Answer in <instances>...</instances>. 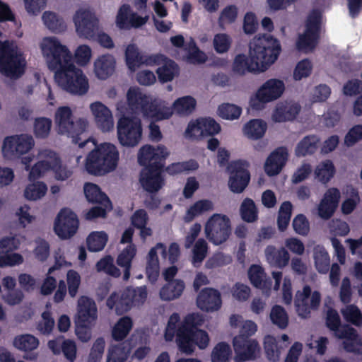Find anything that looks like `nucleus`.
Instances as JSON below:
<instances>
[{"label": "nucleus", "instance_id": "a211bd4d", "mask_svg": "<svg viewBox=\"0 0 362 362\" xmlns=\"http://www.w3.org/2000/svg\"><path fill=\"white\" fill-rule=\"evenodd\" d=\"M33 146L34 140L31 136L28 134L11 136L5 138L3 151L11 154L23 155L28 153Z\"/></svg>", "mask_w": 362, "mask_h": 362}, {"label": "nucleus", "instance_id": "4d7b16f0", "mask_svg": "<svg viewBox=\"0 0 362 362\" xmlns=\"http://www.w3.org/2000/svg\"><path fill=\"white\" fill-rule=\"evenodd\" d=\"M47 191V187L43 182H36L28 185L24 196L28 200H37L44 197Z\"/></svg>", "mask_w": 362, "mask_h": 362}, {"label": "nucleus", "instance_id": "f03ea898", "mask_svg": "<svg viewBox=\"0 0 362 362\" xmlns=\"http://www.w3.org/2000/svg\"><path fill=\"white\" fill-rule=\"evenodd\" d=\"M168 154L167 148L163 145L156 148L146 145L140 148L138 162L144 168L141 172L139 180L146 192L156 193L164 186L165 180L162 173Z\"/></svg>", "mask_w": 362, "mask_h": 362}, {"label": "nucleus", "instance_id": "4468645a", "mask_svg": "<svg viewBox=\"0 0 362 362\" xmlns=\"http://www.w3.org/2000/svg\"><path fill=\"white\" fill-rule=\"evenodd\" d=\"M79 221L76 214L71 209H62L54 222V232L62 239L72 237L77 231Z\"/></svg>", "mask_w": 362, "mask_h": 362}, {"label": "nucleus", "instance_id": "338daca9", "mask_svg": "<svg viewBox=\"0 0 362 362\" xmlns=\"http://www.w3.org/2000/svg\"><path fill=\"white\" fill-rule=\"evenodd\" d=\"M105 346L104 338H97L91 347L88 362H100L104 353Z\"/></svg>", "mask_w": 362, "mask_h": 362}, {"label": "nucleus", "instance_id": "864d4df0", "mask_svg": "<svg viewBox=\"0 0 362 362\" xmlns=\"http://www.w3.org/2000/svg\"><path fill=\"white\" fill-rule=\"evenodd\" d=\"M129 354V349L124 344L113 345L108 350L106 362H125Z\"/></svg>", "mask_w": 362, "mask_h": 362}, {"label": "nucleus", "instance_id": "c03bdc74", "mask_svg": "<svg viewBox=\"0 0 362 362\" xmlns=\"http://www.w3.org/2000/svg\"><path fill=\"white\" fill-rule=\"evenodd\" d=\"M242 219L247 223H253L258 219V210L255 202L250 198H245L240 207Z\"/></svg>", "mask_w": 362, "mask_h": 362}, {"label": "nucleus", "instance_id": "6ab92c4d", "mask_svg": "<svg viewBox=\"0 0 362 362\" xmlns=\"http://www.w3.org/2000/svg\"><path fill=\"white\" fill-rule=\"evenodd\" d=\"M197 305L203 311L218 310L222 305L220 292L213 288H203L197 296Z\"/></svg>", "mask_w": 362, "mask_h": 362}, {"label": "nucleus", "instance_id": "79ce46f5", "mask_svg": "<svg viewBox=\"0 0 362 362\" xmlns=\"http://www.w3.org/2000/svg\"><path fill=\"white\" fill-rule=\"evenodd\" d=\"M132 326L133 322L130 317H121L112 329V338L117 341L123 340L129 334Z\"/></svg>", "mask_w": 362, "mask_h": 362}, {"label": "nucleus", "instance_id": "aec40b11", "mask_svg": "<svg viewBox=\"0 0 362 362\" xmlns=\"http://www.w3.org/2000/svg\"><path fill=\"white\" fill-rule=\"evenodd\" d=\"M305 25H307L306 29L303 34L299 35L296 47L298 51L307 53L315 48L318 42L320 25L322 24Z\"/></svg>", "mask_w": 362, "mask_h": 362}, {"label": "nucleus", "instance_id": "7c9ffc66", "mask_svg": "<svg viewBox=\"0 0 362 362\" xmlns=\"http://www.w3.org/2000/svg\"><path fill=\"white\" fill-rule=\"evenodd\" d=\"M160 62H163V65L156 70L159 81L163 83L173 81L179 74L178 65L173 60L168 59L163 55L158 64Z\"/></svg>", "mask_w": 362, "mask_h": 362}, {"label": "nucleus", "instance_id": "412c9836", "mask_svg": "<svg viewBox=\"0 0 362 362\" xmlns=\"http://www.w3.org/2000/svg\"><path fill=\"white\" fill-rule=\"evenodd\" d=\"M98 318L95 302L90 298L82 296L78 301L77 323L95 324Z\"/></svg>", "mask_w": 362, "mask_h": 362}, {"label": "nucleus", "instance_id": "ea45409f", "mask_svg": "<svg viewBox=\"0 0 362 362\" xmlns=\"http://www.w3.org/2000/svg\"><path fill=\"white\" fill-rule=\"evenodd\" d=\"M267 130V124L264 121L254 119L249 121L244 127V132L247 136L252 139L262 138Z\"/></svg>", "mask_w": 362, "mask_h": 362}, {"label": "nucleus", "instance_id": "a18cd8bd", "mask_svg": "<svg viewBox=\"0 0 362 362\" xmlns=\"http://www.w3.org/2000/svg\"><path fill=\"white\" fill-rule=\"evenodd\" d=\"M335 167L330 160L320 163L315 168V176L322 183H327L334 175Z\"/></svg>", "mask_w": 362, "mask_h": 362}, {"label": "nucleus", "instance_id": "6e6552de", "mask_svg": "<svg viewBox=\"0 0 362 362\" xmlns=\"http://www.w3.org/2000/svg\"><path fill=\"white\" fill-rule=\"evenodd\" d=\"M147 298L145 286L132 288L127 287L121 293L113 292L107 299L106 305L115 309L118 315L128 312L134 305L144 303Z\"/></svg>", "mask_w": 362, "mask_h": 362}, {"label": "nucleus", "instance_id": "0e129e2a", "mask_svg": "<svg viewBox=\"0 0 362 362\" xmlns=\"http://www.w3.org/2000/svg\"><path fill=\"white\" fill-rule=\"evenodd\" d=\"M327 327L333 331L337 337L343 328H341V319L338 312L334 308H329L325 319Z\"/></svg>", "mask_w": 362, "mask_h": 362}, {"label": "nucleus", "instance_id": "423d86ee", "mask_svg": "<svg viewBox=\"0 0 362 362\" xmlns=\"http://www.w3.org/2000/svg\"><path fill=\"white\" fill-rule=\"evenodd\" d=\"M73 113L68 106H62L57 108L54 115L58 132L61 134H66L72 139V142L78 144L80 148L85 146L90 139L84 137L88 122L85 119H78L73 121Z\"/></svg>", "mask_w": 362, "mask_h": 362}, {"label": "nucleus", "instance_id": "49530a36", "mask_svg": "<svg viewBox=\"0 0 362 362\" xmlns=\"http://www.w3.org/2000/svg\"><path fill=\"white\" fill-rule=\"evenodd\" d=\"M213 209L214 204L209 199L199 200L187 209L186 220L187 221H192L196 216Z\"/></svg>", "mask_w": 362, "mask_h": 362}, {"label": "nucleus", "instance_id": "8fccbe9b", "mask_svg": "<svg viewBox=\"0 0 362 362\" xmlns=\"http://www.w3.org/2000/svg\"><path fill=\"white\" fill-rule=\"evenodd\" d=\"M232 356L230 346L224 341L218 343L212 350V362H228Z\"/></svg>", "mask_w": 362, "mask_h": 362}, {"label": "nucleus", "instance_id": "de8ad7c7", "mask_svg": "<svg viewBox=\"0 0 362 362\" xmlns=\"http://www.w3.org/2000/svg\"><path fill=\"white\" fill-rule=\"evenodd\" d=\"M349 197L346 199L341 204V210L342 214L349 215L351 214L360 202V196L356 188L348 186L346 189Z\"/></svg>", "mask_w": 362, "mask_h": 362}, {"label": "nucleus", "instance_id": "a878e982", "mask_svg": "<svg viewBox=\"0 0 362 362\" xmlns=\"http://www.w3.org/2000/svg\"><path fill=\"white\" fill-rule=\"evenodd\" d=\"M232 69L235 74L240 76H243L247 72L261 71L257 62H255L250 54L248 57L244 54H239L235 57Z\"/></svg>", "mask_w": 362, "mask_h": 362}, {"label": "nucleus", "instance_id": "bb28decb", "mask_svg": "<svg viewBox=\"0 0 362 362\" xmlns=\"http://www.w3.org/2000/svg\"><path fill=\"white\" fill-rule=\"evenodd\" d=\"M158 248H162L165 250V246L163 243H157L156 247L150 250L147 256L146 274L151 283L156 282L159 276L160 264L157 255Z\"/></svg>", "mask_w": 362, "mask_h": 362}, {"label": "nucleus", "instance_id": "f3484780", "mask_svg": "<svg viewBox=\"0 0 362 362\" xmlns=\"http://www.w3.org/2000/svg\"><path fill=\"white\" fill-rule=\"evenodd\" d=\"M163 54H156L153 56H144L139 52L134 44L129 45L125 50V60L129 69L134 71L136 68L142 64L155 65L159 63L162 59Z\"/></svg>", "mask_w": 362, "mask_h": 362}, {"label": "nucleus", "instance_id": "b1692460", "mask_svg": "<svg viewBox=\"0 0 362 362\" xmlns=\"http://www.w3.org/2000/svg\"><path fill=\"white\" fill-rule=\"evenodd\" d=\"M95 122L103 132H109L113 128V118L110 109L101 102L93 103L90 106Z\"/></svg>", "mask_w": 362, "mask_h": 362}, {"label": "nucleus", "instance_id": "c85d7f7f", "mask_svg": "<svg viewBox=\"0 0 362 362\" xmlns=\"http://www.w3.org/2000/svg\"><path fill=\"white\" fill-rule=\"evenodd\" d=\"M173 113V110L168 107L165 101L160 99H154L151 101L146 116L155 121L169 119Z\"/></svg>", "mask_w": 362, "mask_h": 362}, {"label": "nucleus", "instance_id": "3c124183", "mask_svg": "<svg viewBox=\"0 0 362 362\" xmlns=\"http://www.w3.org/2000/svg\"><path fill=\"white\" fill-rule=\"evenodd\" d=\"M62 264L56 260L54 264L48 269L47 277L44 279L40 288V292L44 296L51 294L57 287V280L54 277L50 276L55 270L59 269Z\"/></svg>", "mask_w": 362, "mask_h": 362}, {"label": "nucleus", "instance_id": "4be33fe9", "mask_svg": "<svg viewBox=\"0 0 362 362\" xmlns=\"http://www.w3.org/2000/svg\"><path fill=\"white\" fill-rule=\"evenodd\" d=\"M337 337L344 339L342 345L346 352L362 354V339L354 328L344 326Z\"/></svg>", "mask_w": 362, "mask_h": 362}, {"label": "nucleus", "instance_id": "603ef678", "mask_svg": "<svg viewBox=\"0 0 362 362\" xmlns=\"http://www.w3.org/2000/svg\"><path fill=\"white\" fill-rule=\"evenodd\" d=\"M272 322L280 329H285L288 325V316L285 309L279 305L272 307L270 313Z\"/></svg>", "mask_w": 362, "mask_h": 362}, {"label": "nucleus", "instance_id": "ddd939ff", "mask_svg": "<svg viewBox=\"0 0 362 362\" xmlns=\"http://www.w3.org/2000/svg\"><path fill=\"white\" fill-rule=\"evenodd\" d=\"M321 302L319 291L312 293L311 288L306 285L303 291H298L295 296L294 305L298 315L303 318L308 317L311 310H317Z\"/></svg>", "mask_w": 362, "mask_h": 362}, {"label": "nucleus", "instance_id": "2f4dec72", "mask_svg": "<svg viewBox=\"0 0 362 362\" xmlns=\"http://www.w3.org/2000/svg\"><path fill=\"white\" fill-rule=\"evenodd\" d=\"M300 110V106L297 103L279 105L276 106L273 113V119L277 122L292 121L298 115Z\"/></svg>", "mask_w": 362, "mask_h": 362}, {"label": "nucleus", "instance_id": "774afa93", "mask_svg": "<svg viewBox=\"0 0 362 362\" xmlns=\"http://www.w3.org/2000/svg\"><path fill=\"white\" fill-rule=\"evenodd\" d=\"M342 314L346 320L354 325L359 326L362 323V313L359 308L354 305H351L342 311Z\"/></svg>", "mask_w": 362, "mask_h": 362}, {"label": "nucleus", "instance_id": "e433bc0d", "mask_svg": "<svg viewBox=\"0 0 362 362\" xmlns=\"http://www.w3.org/2000/svg\"><path fill=\"white\" fill-rule=\"evenodd\" d=\"M320 139L316 135L305 136L296 148V154L297 156H305L313 154L317 149Z\"/></svg>", "mask_w": 362, "mask_h": 362}, {"label": "nucleus", "instance_id": "e2e57ef3", "mask_svg": "<svg viewBox=\"0 0 362 362\" xmlns=\"http://www.w3.org/2000/svg\"><path fill=\"white\" fill-rule=\"evenodd\" d=\"M100 24H75L77 35L84 39L95 40L100 30Z\"/></svg>", "mask_w": 362, "mask_h": 362}, {"label": "nucleus", "instance_id": "f257e3e1", "mask_svg": "<svg viewBox=\"0 0 362 362\" xmlns=\"http://www.w3.org/2000/svg\"><path fill=\"white\" fill-rule=\"evenodd\" d=\"M49 70L54 72V79L64 91L74 95H83L89 89L88 80L81 69L72 62V54L66 46L54 37H46L42 45Z\"/></svg>", "mask_w": 362, "mask_h": 362}, {"label": "nucleus", "instance_id": "5701e85b", "mask_svg": "<svg viewBox=\"0 0 362 362\" xmlns=\"http://www.w3.org/2000/svg\"><path fill=\"white\" fill-rule=\"evenodd\" d=\"M288 159V151L285 147H279L272 151L264 164L265 173L269 176L278 175Z\"/></svg>", "mask_w": 362, "mask_h": 362}, {"label": "nucleus", "instance_id": "9d476101", "mask_svg": "<svg viewBox=\"0 0 362 362\" xmlns=\"http://www.w3.org/2000/svg\"><path fill=\"white\" fill-rule=\"evenodd\" d=\"M230 233V221L226 215L215 214L210 217L205 226L206 238L216 245L226 242Z\"/></svg>", "mask_w": 362, "mask_h": 362}, {"label": "nucleus", "instance_id": "393cba45", "mask_svg": "<svg viewBox=\"0 0 362 362\" xmlns=\"http://www.w3.org/2000/svg\"><path fill=\"white\" fill-rule=\"evenodd\" d=\"M127 100L131 110L136 112H142L144 115H146L151 101L149 97L143 93L139 88L134 87L128 90Z\"/></svg>", "mask_w": 362, "mask_h": 362}, {"label": "nucleus", "instance_id": "4c0bfd02", "mask_svg": "<svg viewBox=\"0 0 362 362\" xmlns=\"http://www.w3.org/2000/svg\"><path fill=\"white\" fill-rule=\"evenodd\" d=\"M148 17H141L132 11L129 4H123L119 8L115 23H146Z\"/></svg>", "mask_w": 362, "mask_h": 362}, {"label": "nucleus", "instance_id": "c756f323", "mask_svg": "<svg viewBox=\"0 0 362 362\" xmlns=\"http://www.w3.org/2000/svg\"><path fill=\"white\" fill-rule=\"evenodd\" d=\"M84 194L88 202L100 204L105 207L111 202L105 193L101 191L98 185L91 182H86L83 187Z\"/></svg>", "mask_w": 362, "mask_h": 362}, {"label": "nucleus", "instance_id": "0eeeda50", "mask_svg": "<svg viewBox=\"0 0 362 362\" xmlns=\"http://www.w3.org/2000/svg\"><path fill=\"white\" fill-rule=\"evenodd\" d=\"M25 60L18 47L12 42L0 41V73L11 79L24 74Z\"/></svg>", "mask_w": 362, "mask_h": 362}, {"label": "nucleus", "instance_id": "20e7f679", "mask_svg": "<svg viewBox=\"0 0 362 362\" xmlns=\"http://www.w3.org/2000/svg\"><path fill=\"white\" fill-rule=\"evenodd\" d=\"M119 153L117 147L110 143H103L92 150L86 159V171L93 175H104L117 166Z\"/></svg>", "mask_w": 362, "mask_h": 362}, {"label": "nucleus", "instance_id": "680f3d73", "mask_svg": "<svg viewBox=\"0 0 362 362\" xmlns=\"http://www.w3.org/2000/svg\"><path fill=\"white\" fill-rule=\"evenodd\" d=\"M218 112L221 118L233 120L240 116L242 109L234 104L223 103L218 106Z\"/></svg>", "mask_w": 362, "mask_h": 362}, {"label": "nucleus", "instance_id": "7ed1b4c3", "mask_svg": "<svg viewBox=\"0 0 362 362\" xmlns=\"http://www.w3.org/2000/svg\"><path fill=\"white\" fill-rule=\"evenodd\" d=\"M204 321L203 316L199 313H192L185 317L177 333V346L182 353L192 354L196 346L200 349L207 347L209 334L206 331L198 329Z\"/></svg>", "mask_w": 362, "mask_h": 362}, {"label": "nucleus", "instance_id": "f704fd0d", "mask_svg": "<svg viewBox=\"0 0 362 362\" xmlns=\"http://www.w3.org/2000/svg\"><path fill=\"white\" fill-rule=\"evenodd\" d=\"M136 253V249L134 245H129L124 248L117 258V264L124 268L123 279L127 281L130 277L132 262Z\"/></svg>", "mask_w": 362, "mask_h": 362}, {"label": "nucleus", "instance_id": "09e8293b", "mask_svg": "<svg viewBox=\"0 0 362 362\" xmlns=\"http://www.w3.org/2000/svg\"><path fill=\"white\" fill-rule=\"evenodd\" d=\"M13 345L19 350L33 351L37 348L39 340L33 335L26 334L16 337L13 339Z\"/></svg>", "mask_w": 362, "mask_h": 362}, {"label": "nucleus", "instance_id": "a19ab883", "mask_svg": "<svg viewBox=\"0 0 362 362\" xmlns=\"http://www.w3.org/2000/svg\"><path fill=\"white\" fill-rule=\"evenodd\" d=\"M313 257L317 272L320 274H327L330 266V259L327 250L323 247H315Z\"/></svg>", "mask_w": 362, "mask_h": 362}, {"label": "nucleus", "instance_id": "58836bf2", "mask_svg": "<svg viewBox=\"0 0 362 362\" xmlns=\"http://www.w3.org/2000/svg\"><path fill=\"white\" fill-rule=\"evenodd\" d=\"M187 54L185 59L193 64H203L206 61V55L197 46L194 40H191L185 47Z\"/></svg>", "mask_w": 362, "mask_h": 362}, {"label": "nucleus", "instance_id": "473e14b6", "mask_svg": "<svg viewBox=\"0 0 362 362\" xmlns=\"http://www.w3.org/2000/svg\"><path fill=\"white\" fill-rule=\"evenodd\" d=\"M248 278L252 285L257 288H269L272 281L266 279L264 269L258 264H252L248 269Z\"/></svg>", "mask_w": 362, "mask_h": 362}, {"label": "nucleus", "instance_id": "cd10ccee", "mask_svg": "<svg viewBox=\"0 0 362 362\" xmlns=\"http://www.w3.org/2000/svg\"><path fill=\"white\" fill-rule=\"evenodd\" d=\"M115 67V58L110 54L99 57L94 63V71L98 78L107 79L110 76Z\"/></svg>", "mask_w": 362, "mask_h": 362}, {"label": "nucleus", "instance_id": "f8f14e48", "mask_svg": "<svg viewBox=\"0 0 362 362\" xmlns=\"http://www.w3.org/2000/svg\"><path fill=\"white\" fill-rule=\"evenodd\" d=\"M285 86L282 81L276 78L267 80L257 91L255 99L250 103L253 109L260 110L267 103L278 99L284 93Z\"/></svg>", "mask_w": 362, "mask_h": 362}, {"label": "nucleus", "instance_id": "72a5a7b5", "mask_svg": "<svg viewBox=\"0 0 362 362\" xmlns=\"http://www.w3.org/2000/svg\"><path fill=\"white\" fill-rule=\"evenodd\" d=\"M185 288L182 280L175 279L164 285L160 291V296L164 300H172L179 298Z\"/></svg>", "mask_w": 362, "mask_h": 362}, {"label": "nucleus", "instance_id": "2eb2a0df", "mask_svg": "<svg viewBox=\"0 0 362 362\" xmlns=\"http://www.w3.org/2000/svg\"><path fill=\"white\" fill-rule=\"evenodd\" d=\"M235 362H245L254 360L260 351L256 339H247V337L237 335L233 339Z\"/></svg>", "mask_w": 362, "mask_h": 362}, {"label": "nucleus", "instance_id": "052dcab7", "mask_svg": "<svg viewBox=\"0 0 362 362\" xmlns=\"http://www.w3.org/2000/svg\"><path fill=\"white\" fill-rule=\"evenodd\" d=\"M264 348L267 358L273 362L279 361L280 351L277 346L276 339L270 335L265 337L264 340Z\"/></svg>", "mask_w": 362, "mask_h": 362}, {"label": "nucleus", "instance_id": "dca6fc26", "mask_svg": "<svg viewBox=\"0 0 362 362\" xmlns=\"http://www.w3.org/2000/svg\"><path fill=\"white\" fill-rule=\"evenodd\" d=\"M221 131L220 124L211 117L199 118L194 122H189L185 130V136L189 139H199L214 136Z\"/></svg>", "mask_w": 362, "mask_h": 362}, {"label": "nucleus", "instance_id": "6e6d98bb", "mask_svg": "<svg viewBox=\"0 0 362 362\" xmlns=\"http://www.w3.org/2000/svg\"><path fill=\"white\" fill-rule=\"evenodd\" d=\"M196 107V100L192 96H185L177 99L173 103V109L179 114H191Z\"/></svg>", "mask_w": 362, "mask_h": 362}, {"label": "nucleus", "instance_id": "5fc2aeb1", "mask_svg": "<svg viewBox=\"0 0 362 362\" xmlns=\"http://www.w3.org/2000/svg\"><path fill=\"white\" fill-rule=\"evenodd\" d=\"M198 168V163L194 159H190L187 161L173 163L166 167L165 171L169 175H174L185 171L195 170Z\"/></svg>", "mask_w": 362, "mask_h": 362}, {"label": "nucleus", "instance_id": "c9c22d12", "mask_svg": "<svg viewBox=\"0 0 362 362\" xmlns=\"http://www.w3.org/2000/svg\"><path fill=\"white\" fill-rule=\"evenodd\" d=\"M266 255L269 261L279 268L286 267L290 259V255L284 247L278 250L274 246H268Z\"/></svg>", "mask_w": 362, "mask_h": 362}, {"label": "nucleus", "instance_id": "69168bd1", "mask_svg": "<svg viewBox=\"0 0 362 362\" xmlns=\"http://www.w3.org/2000/svg\"><path fill=\"white\" fill-rule=\"evenodd\" d=\"M81 276L74 270L69 269L66 273L67 289L70 297L74 298L78 291L81 284Z\"/></svg>", "mask_w": 362, "mask_h": 362}, {"label": "nucleus", "instance_id": "bf43d9fd", "mask_svg": "<svg viewBox=\"0 0 362 362\" xmlns=\"http://www.w3.org/2000/svg\"><path fill=\"white\" fill-rule=\"evenodd\" d=\"M52 120L46 117L35 119L34 122V134L37 139L47 138L50 132Z\"/></svg>", "mask_w": 362, "mask_h": 362}, {"label": "nucleus", "instance_id": "13d9d810", "mask_svg": "<svg viewBox=\"0 0 362 362\" xmlns=\"http://www.w3.org/2000/svg\"><path fill=\"white\" fill-rule=\"evenodd\" d=\"M208 250V245L206 240L203 238H199L195 243L192 250V264L195 267H198L205 259Z\"/></svg>", "mask_w": 362, "mask_h": 362}, {"label": "nucleus", "instance_id": "9b49d317", "mask_svg": "<svg viewBox=\"0 0 362 362\" xmlns=\"http://www.w3.org/2000/svg\"><path fill=\"white\" fill-rule=\"evenodd\" d=\"M247 161L238 160L232 161L227 167L229 173L228 187L233 193H242L250 180Z\"/></svg>", "mask_w": 362, "mask_h": 362}, {"label": "nucleus", "instance_id": "37998d69", "mask_svg": "<svg viewBox=\"0 0 362 362\" xmlns=\"http://www.w3.org/2000/svg\"><path fill=\"white\" fill-rule=\"evenodd\" d=\"M108 240V236L104 231H94L86 239L88 250L90 252L102 250Z\"/></svg>", "mask_w": 362, "mask_h": 362}, {"label": "nucleus", "instance_id": "39448f33", "mask_svg": "<svg viewBox=\"0 0 362 362\" xmlns=\"http://www.w3.org/2000/svg\"><path fill=\"white\" fill-rule=\"evenodd\" d=\"M281 51L280 42L272 35L264 34L250 43L249 54L257 62L261 71L267 70L278 59Z\"/></svg>", "mask_w": 362, "mask_h": 362}, {"label": "nucleus", "instance_id": "1a4fd4ad", "mask_svg": "<svg viewBox=\"0 0 362 362\" xmlns=\"http://www.w3.org/2000/svg\"><path fill=\"white\" fill-rule=\"evenodd\" d=\"M117 136L124 146L134 147L139 144L142 136V125L139 118L123 115L118 120Z\"/></svg>", "mask_w": 362, "mask_h": 362}]
</instances>
